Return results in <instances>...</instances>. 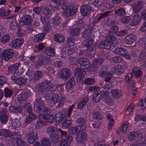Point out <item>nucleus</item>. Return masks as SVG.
<instances>
[{
  "label": "nucleus",
  "mask_w": 146,
  "mask_h": 146,
  "mask_svg": "<svg viewBox=\"0 0 146 146\" xmlns=\"http://www.w3.org/2000/svg\"><path fill=\"white\" fill-rule=\"evenodd\" d=\"M74 74L77 79L80 81H82V82L86 85L93 84L95 82V80L93 78H88L86 79L87 76L86 72L80 68L76 69L74 71Z\"/></svg>",
  "instance_id": "6"
},
{
  "label": "nucleus",
  "mask_w": 146,
  "mask_h": 146,
  "mask_svg": "<svg viewBox=\"0 0 146 146\" xmlns=\"http://www.w3.org/2000/svg\"><path fill=\"white\" fill-rule=\"evenodd\" d=\"M143 138L142 135L139 132H131L128 137V139L129 141L135 140L138 141L141 140Z\"/></svg>",
  "instance_id": "13"
},
{
  "label": "nucleus",
  "mask_w": 146,
  "mask_h": 146,
  "mask_svg": "<svg viewBox=\"0 0 146 146\" xmlns=\"http://www.w3.org/2000/svg\"><path fill=\"white\" fill-rule=\"evenodd\" d=\"M93 117L94 119L99 121L102 118V116L99 112H96L93 114Z\"/></svg>",
  "instance_id": "60"
},
{
  "label": "nucleus",
  "mask_w": 146,
  "mask_h": 146,
  "mask_svg": "<svg viewBox=\"0 0 146 146\" xmlns=\"http://www.w3.org/2000/svg\"><path fill=\"white\" fill-rule=\"evenodd\" d=\"M23 107H26V110L30 114H35L32 112V106L30 103H24V105H23Z\"/></svg>",
  "instance_id": "42"
},
{
  "label": "nucleus",
  "mask_w": 146,
  "mask_h": 146,
  "mask_svg": "<svg viewBox=\"0 0 146 146\" xmlns=\"http://www.w3.org/2000/svg\"><path fill=\"white\" fill-rule=\"evenodd\" d=\"M71 118L66 119L62 123V125L66 128H68L72 123Z\"/></svg>",
  "instance_id": "44"
},
{
  "label": "nucleus",
  "mask_w": 146,
  "mask_h": 146,
  "mask_svg": "<svg viewBox=\"0 0 146 146\" xmlns=\"http://www.w3.org/2000/svg\"><path fill=\"white\" fill-rule=\"evenodd\" d=\"M104 60V59L102 57L96 58L94 60L92 66H91L88 59L81 57L78 59V63L80 65L81 67L84 68L83 69H85L88 71L93 72L94 70V68H98Z\"/></svg>",
  "instance_id": "2"
},
{
  "label": "nucleus",
  "mask_w": 146,
  "mask_h": 146,
  "mask_svg": "<svg viewBox=\"0 0 146 146\" xmlns=\"http://www.w3.org/2000/svg\"><path fill=\"white\" fill-rule=\"evenodd\" d=\"M62 139L60 141V146H70L69 145L72 141V136L62 130L60 131Z\"/></svg>",
  "instance_id": "10"
},
{
  "label": "nucleus",
  "mask_w": 146,
  "mask_h": 146,
  "mask_svg": "<svg viewBox=\"0 0 146 146\" xmlns=\"http://www.w3.org/2000/svg\"><path fill=\"white\" fill-rule=\"evenodd\" d=\"M48 60V59L46 57L44 56H41L38 58L36 64L38 66H41L47 64Z\"/></svg>",
  "instance_id": "25"
},
{
  "label": "nucleus",
  "mask_w": 146,
  "mask_h": 146,
  "mask_svg": "<svg viewBox=\"0 0 146 146\" xmlns=\"http://www.w3.org/2000/svg\"><path fill=\"white\" fill-rule=\"evenodd\" d=\"M35 110L37 112L42 114H39L38 117L39 118H42L44 121L52 123L54 121V117L52 114H50V111L49 109L44 107L43 103L41 99H37L34 104Z\"/></svg>",
  "instance_id": "1"
},
{
  "label": "nucleus",
  "mask_w": 146,
  "mask_h": 146,
  "mask_svg": "<svg viewBox=\"0 0 146 146\" xmlns=\"http://www.w3.org/2000/svg\"><path fill=\"white\" fill-rule=\"evenodd\" d=\"M19 23L22 26L31 23V17L29 15H27L23 18L21 19L19 21Z\"/></svg>",
  "instance_id": "28"
},
{
  "label": "nucleus",
  "mask_w": 146,
  "mask_h": 146,
  "mask_svg": "<svg viewBox=\"0 0 146 146\" xmlns=\"http://www.w3.org/2000/svg\"><path fill=\"white\" fill-rule=\"evenodd\" d=\"M37 117L36 115L35 114H30L29 116L25 120L26 123H29L33 120L35 119Z\"/></svg>",
  "instance_id": "45"
},
{
  "label": "nucleus",
  "mask_w": 146,
  "mask_h": 146,
  "mask_svg": "<svg viewBox=\"0 0 146 146\" xmlns=\"http://www.w3.org/2000/svg\"><path fill=\"white\" fill-rule=\"evenodd\" d=\"M20 63H18L13 64L8 69V72L9 73H12L14 75L17 70L20 66Z\"/></svg>",
  "instance_id": "29"
},
{
  "label": "nucleus",
  "mask_w": 146,
  "mask_h": 146,
  "mask_svg": "<svg viewBox=\"0 0 146 146\" xmlns=\"http://www.w3.org/2000/svg\"><path fill=\"white\" fill-rule=\"evenodd\" d=\"M106 40H102L99 45L101 48L110 50L112 46H115L117 42V40L113 36H107L105 38Z\"/></svg>",
  "instance_id": "7"
},
{
  "label": "nucleus",
  "mask_w": 146,
  "mask_h": 146,
  "mask_svg": "<svg viewBox=\"0 0 146 146\" xmlns=\"http://www.w3.org/2000/svg\"><path fill=\"white\" fill-rule=\"evenodd\" d=\"M137 44H139L142 48H144V50H146V38H143L140 39L136 43Z\"/></svg>",
  "instance_id": "38"
},
{
  "label": "nucleus",
  "mask_w": 146,
  "mask_h": 146,
  "mask_svg": "<svg viewBox=\"0 0 146 146\" xmlns=\"http://www.w3.org/2000/svg\"><path fill=\"white\" fill-rule=\"evenodd\" d=\"M111 93L113 97L116 99L120 98L122 95L121 92L118 89H114L111 91Z\"/></svg>",
  "instance_id": "32"
},
{
  "label": "nucleus",
  "mask_w": 146,
  "mask_h": 146,
  "mask_svg": "<svg viewBox=\"0 0 146 146\" xmlns=\"http://www.w3.org/2000/svg\"><path fill=\"white\" fill-rule=\"evenodd\" d=\"M87 138V135L86 133L82 131L78 133L76 136V140L77 142L80 144L85 143Z\"/></svg>",
  "instance_id": "14"
},
{
  "label": "nucleus",
  "mask_w": 146,
  "mask_h": 146,
  "mask_svg": "<svg viewBox=\"0 0 146 146\" xmlns=\"http://www.w3.org/2000/svg\"><path fill=\"white\" fill-rule=\"evenodd\" d=\"M28 142L30 143L33 144L38 139L37 134L35 135L34 132H31L28 134Z\"/></svg>",
  "instance_id": "24"
},
{
  "label": "nucleus",
  "mask_w": 146,
  "mask_h": 146,
  "mask_svg": "<svg viewBox=\"0 0 146 146\" xmlns=\"http://www.w3.org/2000/svg\"><path fill=\"white\" fill-rule=\"evenodd\" d=\"M110 12L109 11H106L104 12V13L99 14L97 15L95 17L96 22H98L103 18L108 16Z\"/></svg>",
  "instance_id": "34"
},
{
  "label": "nucleus",
  "mask_w": 146,
  "mask_h": 146,
  "mask_svg": "<svg viewBox=\"0 0 146 146\" xmlns=\"http://www.w3.org/2000/svg\"><path fill=\"white\" fill-rule=\"evenodd\" d=\"M62 78L66 80L69 78L71 74L70 71L67 68L62 69L60 72Z\"/></svg>",
  "instance_id": "18"
},
{
  "label": "nucleus",
  "mask_w": 146,
  "mask_h": 146,
  "mask_svg": "<svg viewBox=\"0 0 146 146\" xmlns=\"http://www.w3.org/2000/svg\"><path fill=\"white\" fill-rule=\"evenodd\" d=\"M40 120H38L36 124V128L39 129L41 127H42V125L45 124V121L44 120H42V118L41 119L39 118Z\"/></svg>",
  "instance_id": "57"
},
{
  "label": "nucleus",
  "mask_w": 146,
  "mask_h": 146,
  "mask_svg": "<svg viewBox=\"0 0 146 146\" xmlns=\"http://www.w3.org/2000/svg\"><path fill=\"white\" fill-rule=\"evenodd\" d=\"M111 61L115 63H117L122 61L123 59L122 57L120 56H115L112 57L111 59Z\"/></svg>",
  "instance_id": "62"
},
{
  "label": "nucleus",
  "mask_w": 146,
  "mask_h": 146,
  "mask_svg": "<svg viewBox=\"0 0 146 146\" xmlns=\"http://www.w3.org/2000/svg\"><path fill=\"white\" fill-rule=\"evenodd\" d=\"M69 33L72 35L74 36H77L80 33V29L78 28H71L69 29Z\"/></svg>",
  "instance_id": "37"
},
{
  "label": "nucleus",
  "mask_w": 146,
  "mask_h": 146,
  "mask_svg": "<svg viewBox=\"0 0 146 146\" xmlns=\"http://www.w3.org/2000/svg\"><path fill=\"white\" fill-rule=\"evenodd\" d=\"M66 100V99L65 97L61 96L60 99L57 106V108H62L64 106Z\"/></svg>",
  "instance_id": "56"
},
{
  "label": "nucleus",
  "mask_w": 146,
  "mask_h": 146,
  "mask_svg": "<svg viewBox=\"0 0 146 146\" xmlns=\"http://www.w3.org/2000/svg\"><path fill=\"white\" fill-rule=\"evenodd\" d=\"M41 142L43 146H51L50 141L48 138H43Z\"/></svg>",
  "instance_id": "54"
},
{
  "label": "nucleus",
  "mask_w": 146,
  "mask_h": 146,
  "mask_svg": "<svg viewBox=\"0 0 146 146\" xmlns=\"http://www.w3.org/2000/svg\"><path fill=\"white\" fill-rule=\"evenodd\" d=\"M75 38L73 36L68 37L67 40V46L65 47V50L61 53V57L65 58L72 53H75L76 50V44L74 43Z\"/></svg>",
  "instance_id": "4"
},
{
  "label": "nucleus",
  "mask_w": 146,
  "mask_h": 146,
  "mask_svg": "<svg viewBox=\"0 0 146 146\" xmlns=\"http://www.w3.org/2000/svg\"><path fill=\"white\" fill-rule=\"evenodd\" d=\"M128 127V123L127 122H125L122 124L121 132L123 134L125 133V131Z\"/></svg>",
  "instance_id": "59"
},
{
  "label": "nucleus",
  "mask_w": 146,
  "mask_h": 146,
  "mask_svg": "<svg viewBox=\"0 0 146 146\" xmlns=\"http://www.w3.org/2000/svg\"><path fill=\"white\" fill-rule=\"evenodd\" d=\"M11 11L9 9H6L4 8H0V16L1 17H7L11 13Z\"/></svg>",
  "instance_id": "33"
},
{
  "label": "nucleus",
  "mask_w": 146,
  "mask_h": 146,
  "mask_svg": "<svg viewBox=\"0 0 146 146\" xmlns=\"http://www.w3.org/2000/svg\"><path fill=\"white\" fill-rule=\"evenodd\" d=\"M24 42L23 38H19L15 39L12 42L11 45L13 48L20 47L23 44Z\"/></svg>",
  "instance_id": "23"
},
{
  "label": "nucleus",
  "mask_w": 146,
  "mask_h": 146,
  "mask_svg": "<svg viewBox=\"0 0 146 146\" xmlns=\"http://www.w3.org/2000/svg\"><path fill=\"white\" fill-rule=\"evenodd\" d=\"M21 121L17 119H15L11 122V125L14 127H19L21 125Z\"/></svg>",
  "instance_id": "46"
},
{
  "label": "nucleus",
  "mask_w": 146,
  "mask_h": 146,
  "mask_svg": "<svg viewBox=\"0 0 146 146\" xmlns=\"http://www.w3.org/2000/svg\"><path fill=\"white\" fill-rule=\"evenodd\" d=\"M8 116L7 115V111L3 110L1 112L0 115V121L3 123H6L8 119Z\"/></svg>",
  "instance_id": "31"
},
{
  "label": "nucleus",
  "mask_w": 146,
  "mask_h": 146,
  "mask_svg": "<svg viewBox=\"0 0 146 146\" xmlns=\"http://www.w3.org/2000/svg\"><path fill=\"white\" fill-rule=\"evenodd\" d=\"M77 11V9L74 6H69L66 7L64 14L66 16H70L75 15Z\"/></svg>",
  "instance_id": "16"
},
{
  "label": "nucleus",
  "mask_w": 146,
  "mask_h": 146,
  "mask_svg": "<svg viewBox=\"0 0 146 146\" xmlns=\"http://www.w3.org/2000/svg\"><path fill=\"white\" fill-rule=\"evenodd\" d=\"M146 56V50H143L139 55L138 58L139 61L141 62L145 60Z\"/></svg>",
  "instance_id": "52"
},
{
  "label": "nucleus",
  "mask_w": 146,
  "mask_h": 146,
  "mask_svg": "<svg viewBox=\"0 0 146 146\" xmlns=\"http://www.w3.org/2000/svg\"><path fill=\"white\" fill-rule=\"evenodd\" d=\"M82 36L83 38H87L84 42L85 46L88 47L91 46L94 41L92 38L94 36V34L90 29L86 30L82 33Z\"/></svg>",
  "instance_id": "8"
},
{
  "label": "nucleus",
  "mask_w": 146,
  "mask_h": 146,
  "mask_svg": "<svg viewBox=\"0 0 146 146\" xmlns=\"http://www.w3.org/2000/svg\"><path fill=\"white\" fill-rule=\"evenodd\" d=\"M52 2L56 3L57 5H64L66 3L67 0H51Z\"/></svg>",
  "instance_id": "55"
},
{
  "label": "nucleus",
  "mask_w": 146,
  "mask_h": 146,
  "mask_svg": "<svg viewBox=\"0 0 146 146\" xmlns=\"http://www.w3.org/2000/svg\"><path fill=\"white\" fill-rule=\"evenodd\" d=\"M9 110L11 113L15 114L20 113L22 111V109L19 106H16L14 105H11L9 108Z\"/></svg>",
  "instance_id": "26"
},
{
  "label": "nucleus",
  "mask_w": 146,
  "mask_h": 146,
  "mask_svg": "<svg viewBox=\"0 0 146 146\" xmlns=\"http://www.w3.org/2000/svg\"><path fill=\"white\" fill-rule=\"evenodd\" d=\"M111 71L113 74L120 75L123 71L122 66L119 65L113 67L111 68Z\"/></svg>",
  "instance_id": "21"
},
{
  "label": "nucleus",
  "mask_w": 146,
  "mask_h": 146,
  "mask_svg": "<svg viewBox=\"0 0 146 146\" xmlns=\"http://www.w3.org/2000/svg\"><path fill=\"white\" fill-rule=\"evenodd\" d=\"M136 39V37L134 34H130L125 37L124 41L126 44H131L134 42Z\"/></svg>",
  "instance_id": "20"
},
{
  "label": "nucleus",
  "mask_w": 146,
  "mask_h": 146,
  "mask_svg": "<svg viewBox=\"0 0 146 146\" xmlns=\"http://www.w3.org/2000/svg\"><path fill=\"white\" fill-rule=\"evenodd\" d=\"M102 92L100 90L98 91L94 94L92 97L93 101L96 103L99 102L101 99L108 105H111L113 102L112 98L110 96L109 93L107 90Z\"/></svg>",
  "instance_id": "3"
},
{
  "label": "nucleus",
  "mask_w": 146,
  "mask_h": 146,
  "mask_svg": "<svg viewBox=\"0 0 146 146\" xmlns=\"http://www.w3.org/2000/svg\"><path fill=\"white\" fill-rule=\"evenodd\" d=\"M59 94H55L54 93L52 94L51 100L53 104H55L58 102L59 100Z\"/></svg>",
  "instance_id": "43"
},
{
  "label": "nucleus",
  "mask_w": 146,
  "mask_h": 146,
  "mask_svg": "<svg viewBox=\"0 0 146 146\" xmlns=\"http://www.w3.org/2000/svg\"><path fill=\"white\" fill-rule=\"evenodd\" d=\"M67 113L66 110H63L57 113L54 116L55 121L57 123L61 122L67 115Z\"/></svg>",
  "instance_id": "15"
},
{
  "label": "nucleus",
  "mask_w": 146,
  "mask_h": 146,
  "mask_svg": "<svg viewBox=\"0 0 146 146\" xmlns=\"http://www.w3.org/2000/svg\"><path fill=\"white\" fill-rule=\"evenodd\" d=\"M133 74L137 79L140 78L142 75V72L139 69L137 70H134L133 71Z\"/></svg>",
  "instance_id": "58"
},
{
  "label": "nucleus",
  "mask_w": 146,
  "mask_h": 146,
  "mask_svg": "<svg viewBox=\"0 0 146 146\" xmlns=\"http://www.w3.org/2000/svg\"><path fill=\"white\" fill-rule=\"evenodd\" d=\"M54 41L57 42L61 43L65 40L64 36L60 34H56L54 35Z\"/></svg>",
  "instance_id": "35"
},
{
  "label": "nucleus",
  "mask_w": 146,
  "mask_h": 146,
  "mask_svg": "<svg viewBox=\"0 0 146 146\" xmlns=\"http://www.w3.org/2000/svg\"><path fill=\"white\" fill-rule=\"evenodd\" d=\"M75 81L74 78L70 79L67 82L66 85V88L67 89H70L75 85Z\"/></svg>",
  "instance_id": "41"
},
{
  "label": "nucleus",
  "mask_w": 146,
  "mask_h": 146,
  "mask_svg": "<svg viewBox=\"0 0 146 146\" xmlns=\"http://www.w3.org/2000/svg\"><path fill=\"white\" fill-rule=\"evenodd\" d=\"M105 82L106 83L105 84V89H107L108 90L112 89L113 87V82L111 81Z\"/></svg>",
  "instance_id": "53"
},
{
  "label": "nucleus",
  "mask_w": 146,
  "mask_h": 146,
  "mask_svg": "<svg viewBox=\"0 0 146 146\" xmlns=\"http://www.w3.org/2000/svg\"><path fill=\"white\" fill-rule=\"evenodd\" d=\"M13 55V52L11 49L5 50L0 54L1 58L5 61H8L11 58Z\"/></svg>",
  "instance_id": "12"
},
{
  "label": "nucleus",
  "mask_w": 146,
  "mask_h": 146,
  "mask_svg": "<svg viewBox=\"0 0 146 146\" xmlns=\"http://www.w3.org/2000/svg\"><path fill=\"white\" fill-rule=\"evenodd\" d=\"M46 35V33H41L37 34L34 38V42L37 43L42 41Z\"/></svg>",
  "instance_id": "30"
},
{
  "label": "nucleus",
  "mask_w": 146,
  "mask_h": 146,
  "mask_svg": "<svg viewBox=\"0 0 146 146\" xmlns=\"http://www.w3.org/2000/svg\"><path fill=\"white\" fill-rule=\"evenodd\" d=\"M28 97V94L26 92H23L21 93L17 97V100L19 103L23 104L25 102Z\"/></svg>",
  "instance_id": "22"
},
{
  "label": "nucleus",
  "mask_w": 146,
  "mask_h": 146,
  "mask_svg": "<svg viewBox=\"0 0 146 146\" xmlns=\"http://www.w3.org/2000/svg\"><path fill=\"white\" fill-rule=\"evenodd\" d=\"M57 88L56 85L52 84L49 80H45L41 83L36 86L37 90L39 92H46L44 94H49V92H52L55 91Z\"/></svg>",
  "instance_id": "5"
},
{
  "label": "nucleus",
  "mask_w": 146,
  "mask_h": 146,
  "mask_svg": "<svg viewBox=\"0 0 146 146\" xmlns=\"http://www.w3.org/2000/svg\"><path fill=\"white\" fill-rule=\"evenodd\" d=\"M146 16V13H141L140 14H137L133 17V19L131 22V26H135L139 24L141 21V19H145Z\"/></svg>",
  "instance_id": "11"
},
{
  "label": "nucleus",
  "mask_w": 146,
  "mask_h": 146,
  "mask_svg": "<svg viewBox=\"0 0 146 146\" xmlns=\"http://www.w3.org/2000/svg\"><path fill=\"white\" fill-rule=\"evenodd\" d=\"M142 7V3L140 1H138L133 7V9L134 11H139L140 10Z\"/></svg>",
  "instance_id": "50"
},
{
  "label": "nucleus",
  "mask_w": 146,
  "mask_h": 146,
  "mask_svg": "<svg viewBox=\"0 0 146 146\" xmlns=\"http://www.w3.org/2000/svg\"><path fill=\"white\" fill-rule=\"evenodd\" d=\"M133 105H130L126 111V113L127 115H131L133 113Z\"/></svg>",
  "instance_id": "63"
},
{
  "label": "nucleus",
  "mask_w": 146,
  "mask_h": 146,
  "mask_svg": "<svg viewBox=\"0 0 146 146\" xmlns=\"http://www.w3.org/2000/svg\"><path fill=\"white\" fill-rule=\"evenodd\" d=\"M115 14L119 16H124L125 14V9L123 8H120L115 11Z\"/></svg>",
  "instance_id": "49"
},
{
  "label": "nucleus",
  "mask_w": 146,
  "mask_h": 146,
  "mask_svg": "<svg viewBox=\"0 0 146 146\" xmlns=\"http://www.w3.org/2000/svg\"><path fill=\"white\" fill-rule=\"evenodd\" d=\"M10 38V36L8 34H6L3 36L0 39V41L3 43H7Z\"/></svg>",
  "instance_id": "51"
},
{
  "label": "nucleus",
  "mask_w": 146,
  "mask_h": 146,
  "mask_svg": "<svg viewBox=\"0 0 146 146\" xmlns=\"http://www.w3.org/2000/svg\"><path fill=\"white\" fill-rule=\"evenodd\" d=\"M125 51L126 50L124 48L117 47L113 50V52L114 53L122 56L124 53L125 52Z\"/></svg>",
  "instance_id": "39"
},
{
  "label": "nucleus",
  "mask_w": 146,
  "mask_h": 146,
  "mask_svg": "<svg viewBox=\"0 0 146 146\" xmlns=\"http://www.w3.org/2000/svg\"><path fill=\"white\" fill-rule=\"evenodd\" d=\"M79 126L78 125L71 127L68 129V132L70 134H75L79 131Z\"/></svg>",
  "instance_id": "47"
},
{
  "label": "nucleus",
  "mask_w": 146,
  "mask_h": 146,
  "mask_svg": "<svg viewBox=\"0 0 146 146\" xmlns=\"http://www.w3.org/2000/svg\"><path fill=\"white\" fill-rule=\"evenodd\" d=\"M5 96V97H9L13 94L12 90L7 88H5L4 89Z\"/></svg>",
  "instance_id": "48"
},
{
  "label": "nucleus",
  "mask_w": 146,
  "mask_h": 146,
  "mask_svg": "<svg viewBox=\"0 0 146 146\" xmlns=\"http://www.w3.org/2000/svg\"><path fill=\"white\" fill-rule=\"evenodd\" d=\"M11 79L17 84L21 85L25 83L26 80L27 79L25 78L22 77L18 78L16 76L12 75L11 77Z\"/></svg>",
  "instance_id": "19"
},
{
  "label": "nucleus",
  "mask_w": 146,
  "mask_h": 146,
  "mask_svg": "<svg viewBox=\"0 0 146 146\" xmlns=\"http://www.w3.org/2000/svg\"><path fill=\"white\" fill-rule=\"evenodd\" d=\"M89 100V98L87 97H85L82 101L79 102L76 106L77 109L81 110L85 107L86 103Z\"/></svg>",
  "instance_id": "27"
},
{
  "label": "nucleus",
  "mask_w": 146,
  "mask_h": 146,
  "mask_svg": "<svg viewBox=\"0 0 146 146\" xmlns=\"http://www.w3.org/2000/svg\"><path fill=\"white\" fill-rule=\"evenodd\" d=\"M45 52L48 56H53L55 55V51L54 48L48 47L45 49Z\"/></svg>",
  "instance_id": "36"
},
{
  "label": "nucleus",
  "mask_w": 146,
  "mask_h": 146,
  "mask_svg": "<svg viewBox=\"0 0 146 146\" xmlns=\"http://www.w3.org/2000/svg\"><path fill=\"white\" fill-rule=\"evenodd\" d=\"M132 74L131 73H128L125 76V80L127 84H129L132 79Z\"/></svg>",
  "instance_id": "61"
},
{
  "label": "nucleus",
  "mask_w": 146,
  "mask_h": 146,
  "mask_svg": "<svg viewBox=\"0 0 146 146\" xmlns=\"http://www.w3.org/2000/svg\"><path fill=\"white\" fill-rule=\"evenodd\" d=\"M20 135L17 132H14L13 133L10 132V135L9 136V137L11 138L16 139V140L20 138Z\"/></svg>",
  "instance_id": "64"
},
{
  "label": "nucleus",
  "mask_w": 146,
  "mask_h": 146,
  "mask_svg": "<svg viewBox=\"0 0 146 146\" xmlns=\"http://www.w3.org/2000/svg\"><path fill=\"white\" fill-rule=\"evenodd\" d=\"M47 131L51 139V142L54 144L56 143L59 141L58 132L56 128L51 126L47 128Z\"/></svg>",
  "instance_id": "9"
},
{
  "label": "nucleus",
  "mask_w": 146,
  "mask_h": 146,
  "mask_svg": "<svg viewBox=\"0 0 146 146\" xmlns=\"http://www.w3.org/2000/svg\"><path fill=\"white\" fill-rule=\"evenodd\" d=\"M80 10L82 15L86 16L90 14L91 8L88 4L84 5L81 7Z\"/></svg>",
  "instance_id": "17"
},
{
  "label": "nucleus",
  "mask_w": 146,
  "mask_h": 146,
  "mask_svg": "<svg viewBox=\"0 0 146 146\" xmlns=\"http://www.w3.org/2000/svg\"><path fill=\"white\" fill-rule=\"evenodd\" d=\"M10 132L11 131L9 130L2 129L0 130V135L3 136L4 138H7L8 137H9Z\"/></svg>",
  "instance_id": "40"
}]
</instances>
